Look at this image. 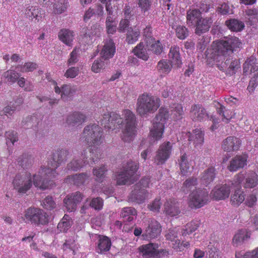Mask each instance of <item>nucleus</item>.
I'll use <instances>...</instances> for the list:
<instances>
[{
	"mask_svg": "<svg viewBox=\"0 0 258 258\" xmlns=\"http://www.w3.org/2000/svg\"><path fill=\"white\" fill-rule=\"evenodd\" d=\"M225 63L226 67L231 71H234L240 68V61L237 59H233L232 58H227Z\"/></svg>",
	"mask_w": 258,
	"mask_h": 258,
	"instance_id": "obj_59",
	"label": "nucleus"
},
{
	"mask_svg": "<svg viewBox=\"0 0 258 258\" xmlns=\"http://www.w3.org/2000/svg\"><path fill=\"white\" fill-rule=\"evenodd\" d=\"M6 143L8 145L11 143L13 145L18 141L17 133L13 131H9L6 133Z\"/></svg>",
	"mask_w": 258,
	"mask_h": 258,
	"instance_id": "obj_61",
	"label": "nucleus"
},
{
	"mask_svg": "<svg viewBox=\"0 0 258 258\" xmlns=\"http://www.w3.org/2000/svg\"><path fill=\"white\" fill-rule=\"evenodd\" d=\"M137 215V210L133 207H125L122 209L120 217L124 221L131 222Z\"/></svg>",
	"mask_w": 258,
	"mask_h": 258,
	"instance_id": "obj_33",
	"label": "nucleus"
},
{
	"mask_svg": "<svg viewBox=\"0 0 258 258\" xmlns=\"http://www.w3.org/2000/svg\"><path fill=\"white\" fill-rule=\"evenodd\" d=\"M172 150L170 142H165L160 145L154 158V162L157 165H162L169 158Z\"/></svg>",
	"mask_w": 258,
	"mask_h": 258,
	"instance_id": "obj_12",
	"label": "nucleus"
},
{
	"mask_svg": "<svg viewBox=\"0 0 258 258\" xmlns=\"http://www.w3.org/2000/svg\"><path fill=\"white\" fill-rule=\"evenodd\" d=\"M258 85V72L254 74L253 76L250 79L247 90L252 93L254 92L255 88Z\"/></svg>",
	"mask_w": 258,
	"mask_h": 258,
	"instance_id": "obj_60",
	"label": "nucleus"
},
{
	"mask_svg": "<svg viewBox=\"0 0 258 258\" xmlns=\"http://www.w3.org/2000/svg\"><path fill=\"white\" fill-rule=\"evenodd\" d=\"M225 25L233 32L241 31L244 28V24L243 22L235 19L226 21Z\"/></svg>",
	"mask_w": 258,
	"mask_h": 258,
	"instance_id": "obj_38",
	"label": "nucleus"
},
{
	"mask_svg": "<svg viewBox=\"0 0 258 258\" xmlns=\"http://www.w3.org/2000/svg\"><path fill=\"white\" fill-rule=\"evenodd\" d=\"M83 198L82 194L77 191L69 195L66 199V209L68 212H74L76 210L77 205L81 202Z\"/></svg>",
	"mask_w": 258,
	"mask_h": 258,
	"instance_id": "obj_17",
	"label": "nucleus"
},
{
	"mask_svg": "<svg viewBox=\"0 0 258 258\" xmlns=\"http://www.w3.org/2000/svg\"><path fill=\"white\" fill-rule=\"evenodd\" d=\"M41 206L47 210H51L55 207L56 204L52 197L47 196L42 201Z\"/></svg>",
	"mask_w": 258,
	"mask_h": 258,
	"instance_id": "obj_57",
	"label": "nucleus"
},
{
	"mask_svg": "<svg viewBox=\"0 0 258 258\" xmlns=\"http://www.w3.org/2000/svg\"><path fill=\"white\" fill-rule=\"evenodd\" d=\"M37 67V64L33 62H26L23 66H19L16 69L21 72L25 73L32 72Z\"/></svg>",
	"mask_w": 258,
	"mask_h": 258,
	"instance_id": "obj_51",
	"label": "nucleus"
},
{
	"mask_svg": "<svg viewBox=\"0 0 258 258\" xmlns=\"http://www.w3.org/2000/svg\"><path fill=\"white\" fill-rule=\"evenodd\" d=\"M216 172L214 167L210 166L206 169L201 175L200 180L202 184L208 185L213 182L216 177Z\"/></svg>",
	"mask_w": 258,
	"mask_h": 258,
	"instance_id": "obj_25",
	"label": "nucleus"
},
{
	"mask_svg": "<svg viewBox=\"0 0 258 258\" xmlns=\"http://www.w3.org/2000/svg\"><path fill=\"white\" fill-rule=\"evenodd\" d=\"M210 201L209 191L205 188L197 189L189 195L188 205L191 209H197L207 204Z\"/></svg>",
	"mask_w": 258,
	"mask_h": 258,
	"instance_id": "obj_8",
	"label": "nucleus"
},
{
	"mask_svg": "<svg viewBox=\"0 0 258 258\" xmlns=\"http://www.w3.org/2000/svg\"><path fill=\"white\" fill-rule=\"evenodd\" d=\"M241 145L240 139L235 136H229L222 143V149L227 152H236L239 150Z\"/></svg>",
	"mask_w": 258,
	"mask_h": 258,
	"instance_id": "obj_15",
	"label": "nucleus"
},
{
	"mask_svg": "<svg viewBox=\"0 0 258 258\" xmlns=\"http://www.w3.org/2000/svg\"><path fill=\"white\" fill-rule=\"evenodd\" d=\"M88 177L86 173H81L68 177L67 178H66V180L67 179L71 180L74 184L77 186H80L85 182Z\"/></svg>",
	"mask_w": 258,
	"mask_h": 258,
	"instance_id": "obj_48",
	"label": "nucleus"
},
{
	"mask_svg": "<svg viewBox=\"0 0 258 258\" xmlns=\"http://www.w3.org/2000/svg\"><path fill=\"white\" fill-rule=\"evenodd\" d=\"M139 8L142 13H145L148 12L152 6V0H137Z\"/></svg>",
	"mask_w": 258,
	"mask_h": 258,
	"instance_id": "obj_54",
	"label": "nucleus"
},
{
	"mask_svg": "<svg viewBox=\"0 0 258 258\" xmlns=\"http://www.w3.org/2000/svg\"><path fill=\"white\" fill-rule=\"evenodd\" d=\"M241 42L236 37L232 36L226 40L213 41L211 48L206 51V57L210 62H220L222 57L228 53H233L235 48H239Z\"/></svg>",
	"mask_w": 258,
	"mask_h": 258,
	"instance_id": "obj_4",
	"label": "nucleus"
},
{
	"mask_svg": "<svg viewBox=\"0 0 258 258\" xmlns=\"http://www.w3.org/2000/svg\"><path fill=\"white\" fill-rule=\"evenodd\" d=\"M171 112L175 120L181 119L184 114L183 107L180 103H174L171 107Z\"/></svg>",
	"mask_w": 258,
	"mask_h": 258,
	"instance_id": "obj_41",
	"label": "nucleus"
},
{
	"mask_svg": "<svg viewBox=\"0 0 258 258\" xmlns=\"http://www.w3.org/2000/svg\"><path fill=\"white\" fill-rule=\"evenodd\" d=\"M102 30L103 29L100 25L96 23L93 25L90 29L87 27L83 28L81 30V33L85 37H99Z\"/></svg>",
	"mask_w": 258,
	"mask_h": 258,
	"instance_id": "obj_30",
	"label": "nucleus"
},
{
	"mask_svg": "<svg viewBox=\"0 0 258 258\" xmlns=\"http://www.w3.org/2000/svg\"><path fill=\"white\" fill-rule=\"evenodd\" d=\"M258 72V63L256 58L251 56L247 58L243 64V73L244 75L257 73Z\"/></svg>",
	"mask_w": 258,
	"mask_h": 258,
	"instance_id": "obj_23",
	"label": "nucleus"
},
{
	"mask_svg": "<svg viewBox=\"0 0 258 258\" xmlns=\"http://www.w3.org/2000/svg\"><path fill=\"white\" fill-rule=\"evenodd\" d=\"M204 134L201 129L196 128L189 137V141L193 142L195 147L201 145L204 141Z\"/></svg>",
	"mask_w": 258,
	"mask_h": 258,
	"instance_id": "obj_34",
	"label": "nucleus"
},
{
	"mask_svg": "<svg viewBox=\"0 0 258 258\" xmlns=\"http://www.w3.org/2000/svg\"><path fill=\"white\" fill-rule=\"evenodd\" d=\"M23 103L22 98H18L14 103L6 106L2 112L8 117L11 116L15 113V111L20 109V106Z\"/></svg>",
	"mask_w": 258,
	"mask_h": 258,
	"instance_id": "obj_35",
	"label": "nucleus"
},
{
	"mask_svg": "<svg viewBox=\"0 0 258 258\" xmlns=\"http://www.w3.org/2000/svg\"><path fill=\"white\" fill-rule=\"evenodd\" d=\"M64 151L61 149L57 150L49 159L47 167H41L37 174L33 175L30 173L23 172L17 174L13 180L14 188L18 194H26L32 187L33 183L34 186L41 190L50 189L54 186V182L48 178L56 176V169L63 161Z\"/></svg>",
	"mask_w": 258,
	"mask_h": 258,
	"instance_id": "obj_1",
	"label": "nucleus"
},
{
	"mask_svg": "<svg viewBox=\"0 0 258 258\" xmlns=\"http://www.w3.org/2000/svg\"><path fill=\"white\" fill-rule=\"evenodd\" d=\"M245 199V195L241 190H235L231 196V203L233 206H239Z\"/></svg>",
	"mask_w": 258,
	"mask_h": 258,
	"instance_id": "obj_42",
	"label": "nucleus"
},
{
	"mask_svg": "<svg viewBox=\"0 0 258 258\" xmlns=\"http://www.w3.org/2000/svg\"><path fill=\"white\" fill-rule=\"evenodd\" d=\"M169 113L167 108L162 107L158 111V113L156 115L154 121L156 122H164L165 125L166 121L169 118Z\"/></svg>",
	"mask_w": 258,
	"mask_h": 258,
	"instance_id": "obj_43",
	"label": "nucleus"
},
{
	"mask_svg": "<svg viewBox=\"0 0 258 258\" xmlns=\"http://www.w3.org/2000/svg\"><path fill=\"white\" fill-rule=\"evenodd\" d=\"M162 203L160 197L155 199L151 203L148 205V208L153 212H160Z\"/></svg>",
	"mask_w": 258,
	"mask_h": 258,
	"instance_id": "obj_55",
	"label": "nucleus"
},
{
	"mask_svg": "<svg viewBox=\"0 0 258 258\" xmlns=\"http://www.w3.org/2000/svg\"><path fill=\"white\" fill-rule=\"evenodd\" d=\"M247 156L246 154L237 155L230 161L227 169L230 172L237 171L243 168L247 164Z\"/></svg>",
	"mask_w": 258,
	"mask_h": 258,
	"instance_id": "obj_16",
	"label": "nucleus"
},
{
	"mask_svg": "<svg viewBox=\"0 0 258 258\" xmlns=\"http://www.w3.org/2000/svg\"><path fill=\"white\" fill-rule=\"evenodd\" d=\"M163 213L166 216L174 217L180 213V204L177 199L169 198L166 200L163 206Z\"/></svg>",
	"mask_w": 258,
	"mask_h": 258,
	"instance_id": "obj_13",
	"label": "nucleus"
},
{
	"mask_svg": "<svg viewBox=\"0 0 258 258\" xmlns=\"http://www.w3.org/2000/svg\"><path fill=\"white\" fill-rule=\"evenodd\" d=\"M140 36V31L138 28L131 27L127 30L126 41L128 44H134L138 40Z\"/></svg>",
	"mask_w": 258,
	"mask_h": 258,
	"instance_id": "obj_39",
	"label": "nucleus"
},
{
	"mask_svg": "<svg viewBox=\"0 0 258 258\" xmlns=\"http://www.w3.org/2000/svg\"><path fill=\"white\" fill-rule=\"evenodd\" d=\"M123 118L114 112L104 113L100 120L105 128L113 130L121 128V140L124 142H132L137 133V121L135 114L130 110L125 109L122 112Z\"/></svg>",
	"mask_w": 258,
	"mask_h": 258,
	"instance_id": "obj_3",
	"label": "nucleus"
},
{
	"mask_svg": "<svg viewBox=\"0 0 258 258\" xmlns=\"http://www.w3.org/2000/svg\"><path fill=\"white\" fill-rule=\"evenodd\" d=\"M103 59H104V58L102 57L101 58L95 60L94 61L91 67V70L93 72L95 73H98L100 72L102 70L105 68V62L103 60Z\"/></svg>",
	"mask_w": 258,
	"mask_h": 258,
	"instance_id": "obj_53",
	"label": "nucleus"
},
{
	"mask_svg": "<svg viewBox=\"0 0 258 258\" xmlns=\"http://www.w3.org/2000/svg\"><path fill=\"white\" fill-rule=\"evenodd\" d=\"M178 231L175 229H169L165 234L166 240L171 242L172 248L177 251H183L190 246L189 241H182L178 238Z\"/></svg>",
	"mask_w": 258,
	"mask_h": 258,
	"instance_id": "obj_10",
	"label": "nucleus"
},
{
	"mask_svg": "<svg viewBox=\"0 0 258 258\" xmlns=\"http://www.w3.org/2000/svg\"><path fill=\"white\" fill-rule=\"evenodd\" d=\"M212 22L213 21L211 18L202 17L195 25L196 26L195 33L201 35L202 34L208 31Z\"/></svg>",
	"mask_w": 258,
	"mask_h": 258,
	"instance_id": "obj_24",
	"label": "nucleus"
},
{
	"mask_svg": "<svg viewBox=\"0 0 258 258\" xmlns=\"http://www.w3.org/2000/svg\"><path fill=\"white\" fill-rule=\"evenodd\" d=\"M64 4V0H60L55 4L53 6V13L54 14H60L63 11V5Z\"/></svg>",
	"mask_w": 258,
	"mask_h": 258,
	"instance_id": "obj_63",
	"label": "nucleus"
},
{
	"mask_svg": "<svg viewBox=\"0 0 258 258\" xmlns=\"http://www.w3.org/2000/svg\"><path fill=\"white\" fill-rule=\"evenodd\" d=\"M39 122V119L35 116H28L22 121V125L25 128L36 127Z\"/></svg>",
	"mask_w": 258,
	"mask_h": 258,
	"instance_id": "obj_46",
	"label": "nucleus"
},
{
	"mask_svg": "<svg viewBox=\"0 0 258 258\" xmlns=\"http://www.w3.org/2000/svg\"><path fill=\"white\" fill-rule=\"evenodd\" d=\"M115 52V46L111 39L106 40L101 51V57L104 60L112 57Z\"/></svg>",
	"mask_w": 258,
	"mask_h": 258,
	"instance_id": "obj_26",
	"label": "nucleus"
},
{
	"mask_svg": "<svg viewBox=\"0 0 258 258\" xmlns=\"http://www.w3.org/2000/svg\"><path fill=\"white\" fill-rule=\"evenodd\" d=\"M20 76V74L12 70H8L4 74V77L7 79L8 82L11 83H15Z\"/></svg>",
	"mask_w": 258,
	"mask_h": 258,
	"instance_id": "obj_49",
	"label": "nucleus"
},
{
	"mask_svg": "<svg viewBox=\"0 0 258 258\" xmlns=\"http://www.w3.org/2000/svg\"><path fill=\"white\" fill-rule=\"evenodd\" d=\"M230 189L228 185L223 184L215 187L211 192L213 199L216 201L223 200L229 197Z\"/></svg>",
	"mask_w": 258,
	"mask_h": 258,
	"instance_id": "obj_18",
	"label": "nucleus"
},
{
	"mask_svg": "<svg viewBox=\"0 0 258 258\" xmlns=\"http://www.w3.org/2000/svg\"><path fill=\"white\" fill-rule=\"evenodd\" d=\"M250 234L245 229L238 230L234 235L232 244L235 247L241 245L244 241L250 238Z\"/></svg>",
	"mask_w": 258,
	"mask_h": 258,
	"instance_id": "obj_29",
	"label": "nucleus"
},
{
	"mask_svg": "<svg viewBox=\"0 0 258 258\" xmlns=\"http://www.w3.org/2000/svg\"><path fill=\"white\" fill-rule=\"evenodd\" d=\"M189 116L194 122H203L208 119L210 115L206 109L201 104H194L191 106Z\"/></svg>",
	"mask_w": 258,
	"mask_h": 258,
	"instance_id": "obj_11",
	"label": "nucleus"
},
{
	"mask_svg": "<svg viewBox=\"0 0 258 258\" xmlns=\"http://www.w3.org/2000/svg\"><path fill=\"white\" fill-rule=\"evenodd\" d=\"M151 49L152 51L156 54H160L163 51V46L159 41H157L151 45Z\"/></svg>",
	"mask_w": 258,
	"mask_h": 258,
	"instance_id": "obj_62",
	"label": "nucleus"
},
{
	"mask_svg": "<svg viewBox=\"0 0 258 258\" xmlns=\"http://www.w3.org/2000/svg\"><path fill=\"white\" fill-rule=\"evenodd\" d=\"M107 171L106 168L104 165L101 166V167L95 168L93 170V173L94 175L96 177V180L102 181L105 177V173Z\"/></svg>",
	"mask_w": 258,
	"mask_h": 258,
	"instance_id": "obj_50",
	"label": "nucleus"
},
{
	"mask_svg": "<svg viewBox=\"0 0 258 258\" xmlns=\"http://www.w3.org/2000/svg\"><path fill=\"white\" fill-rule=\"evenodd\" d=\"M148 192L145 188H139L134 187L128 196V201L131 202H136L141 204L145 201L147 197Z\"/></svg>",
	"mask_w": 258,
	"mask_h": 258,
	"instance_id": "obj_19",
	"label": "nucleus"
},
{
	"mask_svg": "<svg viewBox=\"0 0 258 258\" xmlns=\"http://www.w3.org/2000/svg\"><path fill=\"white\" fill-rule=\"evenodd\" d=\"M202 18V13L199 10L190 9L186 12V22L189 25L195 26Z\"/></svg>",
	"mask_w": 258,
	"mask_h": 258,
	"instance_id": "obj_31",
	"label": "nucleus"
},
{
	"mask_svg": "<svg viewBox=\"0 0 258 258\" xmlns=\"http://www.w3.org/2000/svg\"><path fill=\"white\" fill-rule=\"evenodd\" d=\"M134 54L138 57L146 61L149 58V55L147 52V49L143 42L138 44L133 50Z\"/></svg>",
	"mask_w": 258,
	"mask_h": 258,
	"instance_id": "obj_40",
	"label": "nucleus"
},
{
	"mask_svg": "<svg viewBox=\"0 0 258 258\" xmlns=\"http://www.w3.org/2000/svg\"><path fill=\"white\" fill-rule=\"evenodd\" d=\"M175 32L176 36L181 40L185 39L188 35V31L184 26H177Z\"/></svg>",
	"mask_w": 258,
	"mask_h": 258,
	"instance_id": "obj_58",
	"label": "nucleus"
},
{
	"mask_svg": "<svg viewBox=\"0 0 258 258\" xmlns=\"http://www.w3.org/2000/svg\"><path fill=\"white\" fill-rule=\"evenodd\" d=\"M40 10L38 7H29L26 10L27 15L32 18H35L38 21L41 18Z\"/></svg>",
	"mask_w": 258,
	"mask_h": 258,
	"instance_id": "obj_52",
	"label": "nucleus"
},
{
	"mask_svg": "<svg viewBox=\"0 0 258 258\" xmlns=\"http://www.w3.org/2000/svg\"><path fill=\"white\" fill-rule=\"evenodd\" d=\"M24 220L26 222L35 225H44L49 222L48 215L42 209L34 207L28 208L24 212Z\"/></svg>",
	"mask_w": 258,
	"mask_h": 258,
	"instance_id": "obj_7",
	"label": "nucleus"
},
{
	"mask_svg": "<svg viewBox=\"0 0 258 258\" xmlns=\"http://www.w3.org/2000/svg\"><path fill=\"white\" fill-rule=\"evenodd\" d=\"M198 184V178L195 177H190L186 179L183 182L182 190L184 192H188L194 186Z\"/></svg>",
	"mask_w": 258,
	"mask_h": 258,
	"instance_id": "obj_47",
	"label": "nucleus"
},
{
	"mask_svg": "<svg viewBox=\"0 0 258 258\" xmlns=\"http://www.w3.org/2000/svg\"><path fill=\"white\" fill-rule=\"evenodd\" d=\"M90 206L97 211H100L102 209L103 207V200L100 197L93 198L89 204Z\"/></svg>",
	"mask_w": 258,
	"mask_h": 258,
	"instance_id": "obj_56",
	"label": "nucleus"
},
{
	"mask_svg": "<svg viewBox=\"0 0 258 258\" xmlns=\"http://www.w3.org/2000/svg\"><path fill=\"white\" fill-rule=\"evenodd\" d=\"M103 132L96 124H90L86 126L83 133L82 138L88 145L82 154L83 161L74 159L68 164L69 170H77L84 165H92L98 162L102 158L101 150L99 146L103 142Z\"/></svg>",
	"mask_w": 258,
	"mask_h": 258,
	"instance_id": "obj_2",
	"label": "nucleus"
},
{
	"mask_svg": "<svg viewBox=\"0 0 258 258\" xmlns=\"http://www.w3.org/2000/svg\"><path fill=\"white\" fill-rule=\"evenodd\" d=\"M18 162L24 169L30 167L33 162V158L28 154H24L19 157Z\"/></svg>",
	"mask_w": 258,
	"mask_h": 258,
	"instance_id": "obj_45",
	"label": "nucleus"
},
{
	"mask_svg": "<svg viewBox=\"0 0 258 258\" xmlns=\"http://www.w3.org/2000/svg\"><path fill=\"white\" fill-rule=\"evenodd\" d=\"M180 171L182 176H186L189 172L190 164L188 161L187 156L185 153L182 155L178 160Z\"/></svg>",
	"mask_w": 258,
	"mask_h": 258,
	"instance_id": "obj_37",
	"label": "nucleus"
},
{
	"mask_svg": "<svg viewBox=\"0 0 258 258\" xmlns=\"http://www.w3.org/2000/svg\"><path fill=\"white\" fill-rule=\"evenodd\" d=\"M164 129V122L154 121L153 127L150 131V135L154 140L159 141L162 138Z\"/></svg>",
	"mask_w": 258,
	"mask_h": 258,
	"instance_id": "obj_27",
	"label": "nucleus"
},
{
	"mask_svg": "<svg viewBox=\"0 0 258 258\" xmlns=\"http://www.w3.org/2000/svg\"><path fill=\"white\" fill-rule=\"evenodd\" d=\"M86 116L79 112H75L69 115L67 119V122L69 124L75 125L76 124H80L85 121Z\"/></svg>",
	"mask_w": 258,
	"mask_h": 258,
	"instance_id": "obj_36",
	"label": "nucleus"
},
{
	"mask_svg": "<svg viewBox=\"0 0 258 258\" xmlns=\"http://www.w3.org/2000/svg\"><path fill=\"white\" fill-rule=\"evenodd\" d=\"M201 221L196 219L187 223L181 229V234L182 236H186L190 235L196 231L200 227Z\"/></svg>",
	"mask_w": 258,
	"mask_h": 258,
	"instance_id": "obj_28",
	"label": "nucleus"
},
{
	"mask_svg": "<svg viewBox=\"0 0 258 258\" xmlns=\"http://www.w3.org/2000/svg\"><path fill=\"white\" fill-rule=\"evenodd\" d=\"M74 32L73 31L66 29V45L71 46L74 39Z\"/></svg>",
	"mask_w": 258,
	"mask_h": 258,
	"instance_id": "obj_64",
	"label": "nucleus"
},
{
	"mask_svg": "<svg viewBox=\"0 0 258 258\" xmlns=\"http://www.w3.org/2000/svg\"><path fill=\"white\" fill-rule=\"evenodd\" d=\"M160 99L151 93L145 92L140 95L137 99L136 110L141 116L149 113H154L160 107Z\"/></svg>",
	"mask_w": 258,
	"mask_h": 258,
	"instance_id": "obj_5",
	"label": "nucleus"
},
{
	"mask_svg": "<svg viewBox=\"0 0 258 258\" xmlns=\"http://www.w3.org/2000/svg\"><path fill=\"white\" fill-rule=\"evenodd\" d=\"M158 244L149 243L141 245L139 248L140 254L145 258H154L156 248H158Z\"/></svg>",
	"mask_w": 258,
	"mask_h": 258,
	"instance_id": "obj_22",
	"label": "nucleus"
},
{
	"mask_svg": "<svg viewBox=\"0 0 258 258\" xmlns=\"http://www.w3.org/2000/svg\"><path fill=\"white\" fill-rule=\"evenodd\" d=\"M161 231L160 223L155 219H151L142 235L147 239H154L160 236Z\"/></svg>",
	"mask_w": 258,
	"mask_h": 258,
	"instance_id": "obj_14",
	"label": "nucleus"
},
{
	"mask_svg": "<svg viewBox=\"0 0 258 258\" xmlns=\"http://www.w3.org/2000/svg\"><path fill=\"white\" fill-rule=\"evenodd\" d=\"M111 245V241L108 237L99 235L96 251L99 254H104L110 249Z\"/></svg>",
	"mask_w": 258,
	"mask_h": 258,
	"instance_id": "obj_21",
	"label": "nucleus"
},
{
	"mask_svg": "<svg viewBox=\"0 0 258 258\" xmlns=\"http://www.w3.org/2000/svg\"><path fill=\"white\" fill-rule=\"evenodd\" d=\"M232 184L235 186L242 185L244 188H252L258 184V175L252 171L240 172L234 176Z\"/></svg>",
	"mask_w": 258,
	"mask_h": 258,
	"instance_id": "obj_9",
	"label": "nucleus"
},
{
	"mask_svg": "<svg viewBox=\"0 0 258 258\" xmlns=\"http://www.w3.org/2000/svg\"><path fill=\"white\" fill-rule=\"evenodd\" d=\"M169 60L177 68H181L182 64L180 48L177 45L172 46L168 53Z\"/></svg>",
	"mask_w": 258,
	"mask_h": 258,
	"instance_id": "obj_20",
	"label": "nucleus"
},
{
	"mask_svg": "<svg viewBox=\"0 0 258 258\" xmlns=\"http://www.w3.org/2000/svg\"><path fill=\"white\" fill-rule=\"evenodd\" d=\"M173 66L174 65L169 60L162 59L158 61L157 70L160 74L165 76L171 72Z\"/></svg>",
	"mask_w": 258,
	"mask_h": 258,
	"instance_id": "obj_32",
	"label": "nucleus"
},
{
	"mask_svg": "<svg viewBox=\"0 0 258 258\" xmlns=\"http://www.w3.org/2000/svg\"><path fill=\"white\" fill-rule=\"evenodd\" d=\"M138 169L139 163L132 160L127 161L123 165L122 170L115 175L117 184L130 185L134 183L140 177L137 173Z\"/></svg>",
	"mask_w": 258,
	"mask_h": 258,
	"instance_id": "obj_6",
	"label": "nucleus"
},
{
	"mask_svg": "<svg viewBox=\"0 0 258 258\" xmlns=\"http://www.w3.org/2000/svg\"><path fill=\"white\" fill-rule=\"evenodd\" d=\"M217 112L223 117L222 121L226 123H228L233 116V112L231 110L226 109L225 107L221 104L220 105V107L217 109Z\"/></svg>",
	"mask_w": 258,
	"mask_h": 258,
	"instance_id": "obj_44",
	"label": "nucleus"
}]
</instances>
